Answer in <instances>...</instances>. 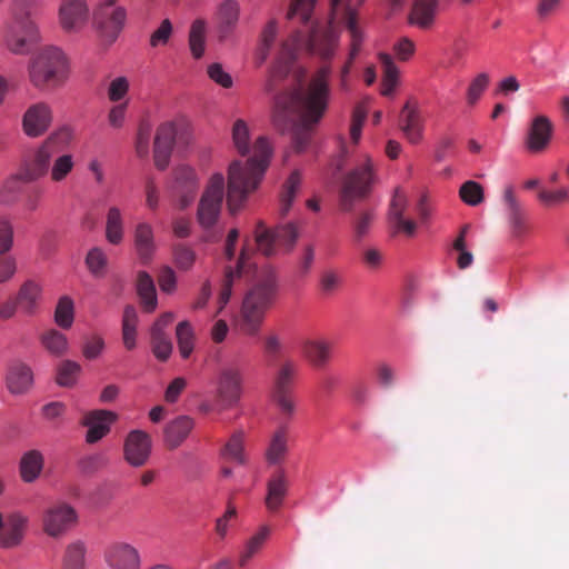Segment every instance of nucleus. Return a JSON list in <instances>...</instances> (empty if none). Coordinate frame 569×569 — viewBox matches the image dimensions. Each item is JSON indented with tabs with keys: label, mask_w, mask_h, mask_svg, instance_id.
Masks as SVG:
<instances>
[{
	"label": "nucleus",
	"mask_w": 569,
	"mask_h": 569,
	"mask_svg": "<svg viewBox=\"0 0 569 569\" xmlns=\"http://www.w3.org/2000/svg\"><path fill=\"white\" fill-rule=\"evenodd\" d=\"M330 74V66H322L306 88L284 90L274 96L272 123L281 133L292 131V148L298 153L307 149L312 127L327 110Z\"/></svg>",
	"instance_id": "obj_1"
},
{
	"label": "nucleus",
	"mask_w": 569,
	"mask_h": 569,
	"mask_svg": "<svg viewBox=\"0 0 569 569\" xmlns=\"http://www.w3.org/2000/svg\"><path fill=\"white\" fill-rule=\"evenodd\" d=\"M338 39L329 29L312 27L308 38L301 32L296 31L288 37L280 47L277 59L269 70L264 83V91L273 93L290 72L291 64L296 60L298 52L305 47L310 53L319 56L321 59H330L337 47Z\"/></svg>",
	"instance_id": "obj_2"
},
{
	"label": "nucleus",
	"mask_w": 569,
	"mask_h": 569,
	"mask_svg": "<svg viewBox=\"0 0 569 569\" xmlns=\"http://www.w3.org/2000/svg\"><path fill=\"white\" fill-rule=\"evenodd\" d=\"M252 150L253 154L246 162L234 160L228 169L227 204L232 214L258 188L272 154V148L266 137H259Z\"/></svg>",
	"instance_id": "obj_3"
},
{
	"label": "nucleus",
	"mask_w": 569,
	"mask_h": 569,
	"mask_svg": "<svg viewBox=\"0 0 569 569\" xmlns=\"http://www.w3.org/2000/svg\"><path fill=\"white\" fill-rule=\"evenodd\" d=\"M279 290L274 270H264L243 297L237 320L239 330L247 336H257L263 325L267 311L274 303Z\"/></svg>",
	"instance_id": "obj_4"
},
{
	"label": "nucleus",
	"mask_w": 569,
	"mask_h": 569,
	"mask_svg": "<svg viewBox=\"0 0 569 569\" xmlns=\"http://www.w3.org/2000/svg\"><path fill=\"white\" fill-rule=\"evenodd\" d=\"M29 79L38 89H53L68 79V59L61 49L47 46L31 57L28 64Z\"/></svg>",
	"instance_id": "obj_5"
},
{
	"label": "nucleus",
	"mask_w": 569,
	"mask_h": 569,
	"mask_svg": "<svg viewBox=\"0 0 569 569\" xmlns=\"http://www.w3.org/2000/svg\"><path fill=\"white\" fill-rule=\"evenodd\" d=\"M73 137V130L68 126L52 132L24 161L21 170L22 179L26 182H32L47 176L53 158L69 147Z\"/></svg>",
	"instance_id": "obj_6"
},
{
	"label": "nucleus",
	"mask_w": 569,
	"mask_h": 569,
	"mask_svg": "<svg viewBox=\"0 0 569 569\" xmlns=\"http://www.w3.org/2000/svg\"><path fill=\"white\" fill-rule=\"evenodd\" d=\"M191 131L182 120L166 121L156 131L153 141V161L159 170L168 168L173 147L186 148L191 142Z\"/></svg>",
	"instance_id": "obj_7"
},
{
	"label": "nucleus",
	"mask_w": 569,
	"mask_h": 569,
	"mask_svg": "<svg viewBox=\"0 0 569 569\" xmlns=\"http://www.w3.org/2000/svg\"><path fill=\"white\" fill-rule=\"evenodd\" d=\"M377 178L372 160L363 156L348 174H346L340 190V208L343 211H351L355 203L366 198Z\"/></svg>",
	"instance_id": "obj_8"
},
{
	"label": "nucleus",
	"mask_w": 569,
	"mask_h": 569,
	"mask_svg": "<svg viewBox=\"0 0 569 569\" xmlns=\"http://www.w3.org/2000/svg\"><path fill=\"white\" fill-rule=\"evenodd\" d=\"M365 0H331V10L333 20L341 21L346 24L350 34V52L348 60L340 71V86L347 89L348 76L352 67L353 60L358 56L363 40L362 31L357 22L356 8L361 6Z\"/></svg>",
	"instance_id": "obj_9"
},
{
	"label": "nucleus",
	"mask_w": 569,
	"mask_h": 569,
	"mask_svg": "<svg viewBox=\"0 0 569 569\" xmlns=\"http://www.w3.org/2000/svg\"><path fill=\"white\" fill-rule=\"evenodd\" d=\"M226 181L222 173L212 174L197 208V221L201 228L211 229L218 221L224 199Z\"/></svg>",
	"instance_id": "obj_10"
},
{
	"label": "nucleus",
	"mask_w": 569,
	"mask_h": 569,
	"mask_svg": "<svg viewBox=\"0 0 569 569\" xmlns=\"http://www.w3.org/2000/svg\"><path fill=\"white\" fill-rule=\"evenodd\" d=\"M3 38L9 51L26 54L30 44L39 40V32L29 13H13L12 19L4 27Z\"/></svg>",
	"instance_id": "obj_11"
},
{
	"label": "nucleus",
	"mask_w": 569,
	"mask_h": 569,
	"mask_svg": "<svg viewBox=\"0 0 569 569\" xmlns=\"http://www.w3.org/2000/svg\"><path fill=\"white\" fill-rule=\"evenodd\" d=\"M298 236V228L292 222L278 226L274 229H268L262 221H259L254 230V239L258 250L267 257L276 253L277 244L284 247L290 251L293 248Z\"/></svg>",
	"instance_id": "obj_12"
},
{
	"label": "nucleus",
	"mask_w": 569,
	"mask_h": 569,
	"mask_svg": "<svg viewBox=\"0 0 569 569\" xmlns=\"http://www.w3.org/2000/svg\"><path fill=\"white\" fill-rule=\"evenodd\" d=\"M298 371V365L292 359L280 362L273 378L272 399L279 410L287 417L295 412L292 385Z\"/></svg>",
	"instance_id": "obj_13"
},
{
	"label": "nucleus",
	"mask_w": 569,
	"mask_h": 569,
	"mask_svg": "<svg viewBox=\"0 0 569 569\" xmlns=\"http://www.w3.org/2000/svg\"><path fill=\"white\" fill-rule=\"evenodd\" d=\"M78 521L76 509L58 500L44 508L41 517L43 532L54 539L63 537Z\"/></svg>",
	"instance_id": "obj_14"
},
{
	"label": "nucleus",
	"mask_w": 569,
	"mask_h": 569,
	"mask_svg": "<svg viewBox=\"0 0 569 569\" xmlns=\"http://www.w3.org/2000/svg\"><path fill=\"white\" fill-rule=\"evenodd\" d=\"M198 189L199 177L192 167L180 164L173 169L171 191L180 209H186L194 200Z\"/></svg>",
	"instance_id": "obj_15"
},
{
	"label": "nucleus",
	"mask_w": 569,
	"mask_h": 569,
	"mask_svg": "<svg viewBox=\"0 0 569 569\" xmlns=\"http://www.w3.org/2000/svg\"><path fill=\"white\" fill-rule=\"evenodd\" d=\"M127 20V10L122 6L98 7L94 12V22L101 38L112 43L122 31Z\"/></svg>",
	"instance_id": "obj_16"
},
{
	"label": "nucleus",
	"mask_w": 569,
	"mask_h": 569,
	"mask_svg": "<svg viewBox=\"0 0 569 569\" xmlns=\"http://www.w3.org/2000/svg\"><path fill=\"white\" fill-rule=\"evenodd\" d=\"M53 120L51 107L46 102L31 104L22 116V130L29 138L43 136Z\"/></svg>",
	"instance_id": "obj_17"
},
{
	"label": "nucleus",
	"mask_w": 569,
	"mask_h": 569,
	"mask_svg": "<svg viewBox=\"0 0 569 569\" xmlns=\"http://www.w3.org/2000/svg\"><path fill=\"white\" fill-rule=\"evenodd\" d=\"M151 453V438L143 430H132L128 433L123 445L126 461L132 467H142Z\"/></svg>",
	"instance_id": "obj_18"
},
{
	"label": "nucleus",
	"mask_w": 569,
	"mask_h": 569,
	"mask_svg": "<svg viewBox=\"0 0 569 569\" xmlns=\"http://www.w3.org/2000/svg\"><path fill=\"white\" fill-rule=\"evenodd\" d=\"M59 23L67 32H78L87 23L89 7L86 0H62L58 11Z\"/></svg>",
	"instance_id": "obj_19"
},
{
	"label": "nucleus",
	"mask_w": 569,
	"mask_h": 569,
	"mask_svg": "<svg viewBox=\"0 0 569 569\" xmlns=\"http://www.w3.org/2000/svg\"><path fill=\"white\" fill-rule=\"evenodd\" d=\"M27 523V517L20 512H11L4 517L0 511V548L13 549L20 546Z\"/></svg>",
	"instance_id": "obj_20"
},
{
	"label": "nucleus",
	"mask_w": 569,
	"mask_h": 569,
	"mask_svg": "<svg viewBox=\"0 0 569 569\" xmlns=\"http://www.w3.org/2000/svg\"><path fill=\"white\" fill-rule=\"evenodd\" d=\"M253 252L249 248L248 244H244L241 249L240 257L237 261L236 268L231 266H227L224 268L223 280L221 283V289L219 292V309H223L226 305L229 302L232 295V287L237 279H239L243 273L249 272L250 268V259Z\"/></svg>",
	"instance_id": "obj_21"
},
{
	"label": "nucleus",
	"mask_w": 569,
	"mask_h": 569,
	"mask_svg": "<svg viewBox=\"0 0 569 569\" xmlns=\"http://www.w3.org/2000/svg\"><path fill=\"white\" fill-rule=\"evenodd\" d=\"M104 561L110 569H140L138 550L126 542H114L104 550Z\"/></svg>",
	"instance_id": "obj_22"
},
{
	"label": "nucleus",
	"mask_w": 569,
	"mask_h": 569,
	"mask_svg": "<svg viewBox=\"0 0 569 569\" xmlns=\"http://www.w3.org/2000/svg\"><path fill=\"white\" fill-rule=\"evenodd\" d=\"M117 420V415L109 410H92L88 412L82 423L88 428L86 440L94 443L110 431V425Z\"/></svg>",
	"instance_id": "obj_23"
},
{
	"label": "nucleus",
	"mask_w": 569,
	"mask_h": 569,
	"mask_svg": "<svg viewBox=\"0 0 569 569\" xmlns=\"http://www.w3.org/2000/svg\"><path fill=\"white\" fill-rule=\"evenodd\" d=\"M220 401L226 407L233 406L241 396V373L236 368L221 370L217 389Z\"/></svg>",
	"instance_id": "obj_24"
},
{
	"label": "nucleus",
	"mask_w": 569,
	"mask_h": 569,
	"mask_svg": "<svg viewBox=\"0 0 569 569\" xmlns=\"http://www.w3.org/2000/svg\"><path fill=\"white\" fill-rule=\"evenodd\" d=\"M240 17V4L236 0L222 1L217 10V34L219 41L227 40L236 30Z\"/></svg>",
	"instance_id": "obj_25"
},
{
	"label": "nucleus",
	"mask_w": 569,
	"mask_h": 569,
	"mask_svg": "<svg viewBox=\"0 0 569 569\" xmlns=\"http://www.w3.org/2000/svg\"><path fill=\"white\" fill-rule=\"evenodd\" d=\"M7 388L12 395L27 393L33 386V371L22 361H13L6 377Z\"/></svg>",
	"instance_id": "obj_26"
},
{
	"label": "nucleus",
	"mask_w": 569,
	"mask_h": 569,
	"mask_svg": "<svg viewBox=\"0 0 569 569\" xmlns=\"http://www.w3.org/2000/svg\"><path fill=\"white\" fill-rule=\"evenodd\" d=\"M552 124L546 116H538L532 120L528 131L526 146L531 152L543 150L550 142Z\"/></svg>",
	"instance_id": "obj_27"
},
{
	"label": "nucleus",
	"mask_w": 569,
	"mask_h": 569,
	"mask_svg": "<svg viewBox=\"0 0 569 569\" xmlns=\"http://www.w3.org/2000/svg\"><path fill=\"white\" fill-rule=\"evenodd\" d=\"M133 241L137 254L142 263H148L156 252L153 228L149 222L137 223L133 232Z\"/></svg>",
	"instance_id": "obj_28"
},
{
	"label": "nucleus",
	"mask_w": 569,
	"mask_h": 569,
	"mask_svg": "<svg viewBox=\"0 0 569 569\" xmlns=\"http://www.w3.org/2000/svg\"><path fill=\"white\" fill-rule=\"evenodd\" d=\"M399 127L411 143H418L422 138V119L416 107L408 101L401 109Z\"/></svg>",
	"instance_id": "obj_29"
},
{
	"label": "nucleus",
	"mask_w": 569,
	"mask_h": 569,
	"mask_svg": "<svg viewBox=\"0 0 569 569\" xmlns=\"http://www.w3.org/2000/svg\"><path fill=\"white\" fill-rule=\"evenodd\" d=\"M193 420L188 416H180L168 422L164 428V443L170 449H177L193 429Z\"/></svg>",
	"instance_id": "obj_30"
},
{
	"label": "nucleus",
	"mask_w": 569,
	"mask_h": 569,
	"mask_svg": "<svg viewBox=\"0 0 569 569\" xmlns=\"http://www.w3.org/2000/svg\"><path fill=\"white\" fill-rule=\"evenodd\" d=\"M289 481L284 470H278L268 481L266 506L270 511H277L287 496Z\"/></svg>",
	"instance_id": "obj_31"
},
{
	"label": "nucleus",
	"mask_w": 569,
	"mask_h": 569,
	"mask_svg": "<svg viewBox=\"0 0 569 569\" xmlns=\"http://www.w3.org/2000/svg\"><path fill=\"white\" fill-rule=\"evenodd\" d=\"M106 240L113 246L120 244L124 239V219L121 209L117 206L109 207L106 214Z\"/></svg>",
	"instance_id": "obj_32"
},
{
	"label": "nucleus",
	"mask_w": 569,
	"mask_h": 569,
	"mask_svg": "<svg viewBox=\"0 0 569 569\" xmlns=\"http://www.w3.org/2000/svg\"><path fill=\"white\" fill-rule=\"evenodd\" d=\"M288 453V430L279 427L271 436L266 449V460L269 465H280Z\"/></svg>",
	"instance_id": "obj_33"
},
{
	"label": "nucleus",
	"mask_w": 569,
	"mask_h": 569,
	"mask_svg": "<svg viewBox=\"0 0 569 569\" xmlns=\"http://www.w3.org/2000/svg\"><path fill=\"white\" fill-rule=\"evenodd\" d=\"M439 0H415L409 21L419 28H429L435 20Z\"/></svg>",
	"instance_id": "obj_34"
},
{
	"label": "nucleus",
	"mask_w": 569,
	"mask_h": 569,
	"mask_svg": "<svg viewBox=\"0 0 569 569\" xmlns=\"http://www.w3.org/2000/svg\"><path fill=\"white\" fill-rule=\"evenodd\" d=\"M44 466L43 455L32 449L23 453L20 459V476L24 482H33L41 473Z\"/></svg>",
	"instance_id": "obj_35"
},
{
	"label": "nucleus",
	"mask_w": 569,
	"mask_h": 569,
	"mask_svg": "<svg viewBox=\"0 0 569 569\" xmlns=\"http://www.w3.org/2000/svg\"><path fill=\"white\" fill-rule=\"evenodd\" d=\"M331 343L325 340H308L303 343L302 352L307 360L315 367L327 365L331 355Z\"/></svg>",
	"instance_id": "obj_36"
},
{
	"label": "nucleus",
	"mask_w": 569,
	"mask_h": 569,
	"mask_svg": "<svg viewBox=\"0 0 569 569\" xmlns=\"http://www.w3.org/2000/svg\"><path fill=\"white\" fill-rule=\"evenodd\" d=\"M379 61L383 73L381 94L389 97L398 84L399 70L389 53H380Z\"/></svg>",
	"instance_id": "obj_37"
},
{
	"label": "nucleus",
	"mask_w": 569,
	"mask_h": 569,
	"mask_svg": "<svg viewBox=\"0 0 569 569\" xmlns=\"http://www.w3.org/2000/svg\"><path fill=\"white\" fill-rule=\"evenodd\" d=\"M138 313L133 306H127L122 315V342L127 350L137 347Z\"/></svg>",
	"instance_id": "obj_38"
},
{
	"label": "nucleus",
	"mask_w": 569,
	"mask_h": 569,
	"mask_svg": "<svg viewBox=\"0 0 569 569\" xmlns=\"http://www.w3.org/2000/svg\"><path fill=\"white\" fill-rule=\"evenodd\" d=\"M137 290L143 309L147 312L153 311L157 307L156 287L152 278L144 271L138 274Z\"/></svg>",
	"instance_id": "obj_39"
},
{
	"label": "nucleus",
	"mask_w": 569,
	"mask_h": 569,
	"mask_svg": "<svg viewBox=\"0 0 569 569\" xmlns=\"http://www.w3.org/2000/svg\"><path fill=\"white\" fill-rule=\"evenodd\" d=\"M221 456L227 460L237 462L238 465H244L247 462L243 431L238 430L231 435L221 449Z\"/></svg>",
	"instance_id": "obj_40"
},
{
	"label": "nucleus",
	"mask_w": 569,
	"mask_h": 569,
	"mask_svg": "<svg viewBox=\"0 0 569 569\" xmlns=\"http://www.w3.org/2000/svg\"><path fill=\"white\" fill-rule=\"evenodd\" d=\"M301 184V174L298 170H295L283 184V189L280 196L279 214L286 217L291 209L295 197Z\"/></svg>",
	"instance_id": "obj_41"
},
{
	"label": "nucleus",
	"mask_w": 569,
	"mask_h": 569,
	"mask_svg": "<svg viewBox=\"0 0 569 569\" xmlns=\"http://www.w3.org/2000/svg\"><path fill=\"white\" fill-rule=\"evenodd\" d=\"M41 287L33 280L26 281L17 297V305L27 313L33 312L37 301L41 296Z\"/></svg>",
	"instance_id": "obj_42"
},
{
	"label": "nucleus",
	"mask_w": 569,
	"mask_h": 569,
	"mask_svg": "<svg viewBox=\"0 0 569 569\" xmlns=\"http://www.w3.org/2000/svg\"><path fill=\"white\" fill-rule=\"evenodd\" d=\"M87 548L82 541H74L66 547L62 569H84Z\"/></svg>",
	"instance_id": "obj_43"
},
{
	"label": "nucleus",
	"mask_w": 569,
	"mask_h": 569,
	"mask_svg": "<svg viewBox=\"0 0 569 569\" xmlns=\"http://www.w3.org/2000/svg\"><path fill=\"white\" fill-rule=\"evenodd\" d=\"M207 24L202 19L192 22L189 31V48L194 59H200L206 48Z\"/></svg>",
	"instance_id": "obj_44"
},
{
	"label": "nucleus",
	"mask_w": 569,
	"mask_h": 569,
	"mask_svg": "<svg viewBox=\"0 0 569 569\" xmlns=\"http://www.w3.org/2000/svg\"><path fill=\"white\" fill-rule=\"evenodd\" d=\"M22 182H26L21 172L16 176L8 178L0 188V203L2 206L10 207L20 199L22 193Z\"/></svg>",
	"instance_id": "obj_45"
},
{
	"label": "nucleus",
	"mask_w": 569,
	"mask_h": 569,
	"mask_svg": "<svg viewBox=\"0 0 569 569\" xmlns=\"http://www.w3.org/2000/svg\"><path fill=\"white\" fill-rule=\"evenodd\" d=\"M176 337L180 356L188 359L194 348V332L189 321L184 320L178 323Z\"/></svg>",
	"instance_id": "obj_46"
},
{
	"label": "nucleus",
	"mask_w": 569,
	"mask_h": 569,
	"mask_svg": "<svg viewBox=\"0 0 569 569\" xmlns=\"http://www.w3.org/2000/svg\"><path fill=\"white\" fill-rule=\"evenodd\" d=\"M41 343L52 356L60 357L68 349V340L63 333L56 329L47 330L41 336Z\"/></svg>",
	"instance_id": "obj_47"
},
{
	"label": "nucleus",
	"mask_w": 569,
	"mask_h": 569,
	"mask_svg": "<svg viewBox=\"0 0 569 569\" xmlns=\"http://www.w3.org/2000/svg\"><path fill=\"white\" fill-rule=\"evenodd\" d=\"M232 142L241 156H247L250 152V131L247 122L242 119L234 121L232 126Z\"/></svg>",
	"instance_id": "obj_48"
},
{
	"label": "nucleus",
	"mask_w": 569,
	"mask_h": 569,
	"mask_svg": "<svg viewBox=\"0 0 569 569\" xmlns=\"http://www.w3.org/2000/svg\"><path fill=\"white\" fill-rule=\"evenodd\" d=\"M49 170L50 179L53 182L63 181L74 167L73 157L69 153L57 154L56 159L52 160Z\"/></svg>",
	"instance_id": "obj_49"
},
{
	"label": "nucleus",
	"mask_w": 569,
	"mask_h": 569,
	"mask_svg": "<svg viewBox=\"0 0 569 569\" xmlns=\"http://www.w3.org/2000/svg\"><path fill=\"white\" fill-rule=\"evenodd\" d=\"M152 353L159 361H167L172 353V342L167 332L150 331Z\"/></svg>",
	"instance_id": "obj_50"
},
{
	"label": "nucleus",
	"mask_w": 569,
	"mask_h": 569,
	"mask_svg": "<svg viewBox=\"0 0 569 569\" xmlns=\"http://www.w3.org/2000/svg\"><path fill=\"white\" fill-rule=\"evenodd\" d=\"M269 536V528L262 527L256 535H253L246 543L244 550L239 558V565L244 567L248 561L262 548Z\"/></svg>",
	"instance_id": "obj_51"
},
{
	"label": "nucleus",
	"mask_w": 569,
	"mask_h": 569,
	"mask_svg": "<svg viewBox=\"0 0 569 569\" xmlns=\"http://www.w3.org/2000/svg\"><path fill=\"white\" fill-rule=\"evenodd\" d=\"M173 262L180 271H189L192 269L197 260L196 251L184 243H178L172 250Z\"/></svg>",
	"instance_id": "obj_52"
},
{
	"label": "nucleus",
	"mask_w": 569,
	"mask_h": 569,
	"mask_svg": "<svg viewBox=\"0 0 569 569\" xmlns=\"http://www.w3.org/2000/svg\"><path fill=\"white\" fill-rule=\"evenodd\" d=\"M73 301L64 296L58 301L54 311V321L62 329H69L73 323Z\"/></svg>",
	"instance_id": "obj_53"
},
{
	"label": "nucleus",
	"mask_w": 569,
	"mask_h": 569,
	"mask_svg": "<svg viewBox=\"0 0 569 569\" xmlns=\"http://www.w3.org/2000/svg\"><path fill=\"white\" fill-rule=\"evenodd\" d=\"M108 258L106 252L99 248H92L86 257V264L90 273L97 278L103 277L106 273Z\"/></svg>",
	"instance_id": "obj_54"
},
{
	"label": "nucleus",
	"mask_w": 569,
	"mask_h": 569,
	"mask_svg": "<svg viewBox=\"0 0 569 569\" xmlns=\"http://www.w3.org/2000/svg\"><path fill=\"white\" fill-rule=\"evenodd\" d=\"M80 370L81 367L79 363L71 360L62 361L57 370V383L61 387L73 386L77 381V377Z\"/></svg>",
	"instance_id": "obj_55"
},
{
	"label": "nucleus",
	"mask_w": 569,
	"mask_h": 569,
	"mask_svg": "<svg viewBox=\"0 0 569 569\" xmlns=\"http://www.w3.org/2000/svg\"><path fill=\"white\" fill-rule=\"evenodd\" d=\"M490 83V76L487 72L478 73L469 83L467 89V102L476 104Z\"/></svg>",
	"instance_id": "obj_56"
},
{
	"label": "nucleus",
	"mask_w": 569,
	"mask_h": 569,
	"mask_svg": "<svg viewBox=\"0 0 569 569\" xmlns=\"http://www.w3.org/2000/svg\"><path fill=\"white\" fill-rule=\"evenodd\" d=\"M508 221L513 238L522 239L529 233L530 226L523 209L509 212Z\"/></svg>",
	"instance_id": "obj_57"
},
{
	"label": "nucleus",
	"mask_w": 569,
	"mask_h": 569,
	"mask_svg": "<svg viewBox=\"0 0 569 569\" xmlns=\"http://www.w3.org/2000/svg\"><path fill=\"white\" fill-rule=\"evenodd\" d=\"M459 194L462 201L469 206H478L483 200L482 187L478 182L472 180L465 182L460 187Z\"/></svg>",
	"instance_id": "obj_58"
},
{
	"label": "nucleus",
	"mask_w": 569,
	"mask_h": 569,
	"mask_svg": "<svg viewBox=\"0 0 569 569\" xmlns=\"http://www.w3.org/2000/svg\"><path fill=\"white\" fill-rule=\"evenodd\" d=\"M316 0H292L290 9L287 13L288 19H292L296 16L300 17V20L307 24L310 20L311 11Z\"/></svg>",
	"instance_id": "obj_59"
},
{
	"label": "nucleus",
	"mask_w": 569,
	"mask_h": 569,
	"mask_svg": "<svg viewBox=\"0 0 569 569\" xmlns=\"http://www.w3.org/2000/svg\"><path fill=\"white\" fill-rule=\"evenodd\" d=\"M563 0H537L536 14L539 21H548L561 9Z\"/></svg>",
	"instance_id": "obj_60"
},
{
	"label": "nucleus",
	"mask_w": 569,
	"mask_h": 569,
	"mask_svg": "<svg viewBox=\"0 0 569 569\" xmlns=\"http://www.w3.org/2000/svg\"><path fill=\"white\" fill-rule=\"evenodd\" d=\"M13 247V226L9 218L0 216V256L9 252Z\"/></svg>",
	"instance_id": "obj_61"
},
{
	"label": "nucleus",
	"mask_w": 569,
	"mask_h": 569,
	"mask_svg": "<svg viewBox=\"0 0 569 569\" xmlns=\"http://www.w3.org/2000/svg\"><path fill=\"white\" fill-rule=\"evenodd\" d=\"M152 128L148 122H141L136 139V152L138 157L144 158L149 154V142Z\"/></svg>",
	"instance_id": "obj_62"
},
{
	"label": "nucleus",
	"mask_w": 569,
	"mask_h": 569,
	"mask_svg": "<svg viewBox=\"0 0 569 569\" xmlns=\"http://www.w3.org/2000/svg\"><path fill=\"white\" fill-rule=\"evenodd\" d=\"M341 283V276L335 270H325L320 276V290L323 295L329 296L338 290Z\"/></svg>",
	"instance_id": "obj_63"
},
{
	"label": "nucleus",
	"mask_w": 569,
	"mask_h": 569,
	"mask_svg": "<svg viewBox=\"0 0 569 569\" xmlns=\"http://www.w3.org/2000/svg\"><path fill=\"white\" fill-rule=\"evenodd\" d=\"M208 77L217 84L229 89L233 84L232 77L218 62L211 63L207 69Z\"/></svg>",
	"instance_id": "obj_64"
}]
</instances>
